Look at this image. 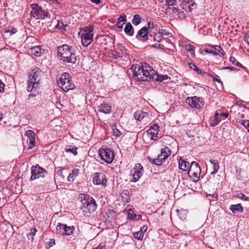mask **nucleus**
<instances>
[{"instance_id":"obj_5","label":"nucleus","mask_w":249,"mask_h":249,"mask_svg":"<svg viewBox=\"0 0 249 249\" xmlns=\"http://www.w3.org/2000/svg\"><path fill=\"white\" fill-rule=\"evenodd\" d=\"M57 84L65 92L75 89V85L71 80V76L68 72H64L60 75L57 80Z\"/></svg>"},{"instance_id":"obj_25","label":"nucleus","mask_w":249,"mask_h":249,"mask_svg":"<svg viewBox=\"0 0 249 249\" xmlns=\"http://www.w3.org/2000/svg\"><path fill=\"white\" fill-rule=\"evenodd\" d=\"M124 31L125 33L129 36H133L134 30L132 25L130 22L126 23L124 29Z\"/></svg>"},{"instance_id":"obj_21","label":"nucleus","mask_w":249,"mask_h":249,"mask_svg":"<svg viewBox=\"0 0 249 249\" xmlns=\"http://www.w3.org/2000/svg\"><path fill=\"white\" fill-rule=\"evenodd\" d=\"M93 36L92 35H81L83 45L85 47H87L93 41Z\"/></svg>"},{"instance_id":"obj_14","label":"nucleus","mask_w":249,"mask_h":249,"mask_svg":"<svg viewBox=\"0 0 249 249\" xmlns=\"http://www.w3.org/2000/svg\"><path fill=\"white\" fill-rule=\"evenodd\" d=\"M171 154V150L167 146H165L164 148L161 149L160 154H159L157 157L158 160L160 161V165L162 164Z\"/></svg>"},{"instance_id":"obj_39","label":"nucleus","mask_w":249,"mask_h":249,"mask_svg":"<svg viewBox=\"0 0 249 249\" xmlns=\"http://www.w3.org/2000/svg\"><path fill=\"white\" fill-rule=\"evenodd\" d=\"M133 236L135 239L141 240L142 239L143 233H142V231H139L134 233Z\"/></svg>"},{"instance_id":"obj_16","label":"nucleus","mask_w":249,"mask_h":249,"mask_svg":"<svg viewBox=\"0 0 249 249\" xmlns=\"http://www.w3.org/2000/svg\"><path fill=\"white\" fill-rule=\"evenodd\" d=\"M229 114L228 113H218L215 112L213 115V125L215 126L222 120L226 119L228 117Z\"/></svg>"},{"instance_id":"obj_35","label":"nucleus","mask_w":249,"mask_h":249,"mask_svg":"<svg viewBox=\"0 0 249 249\" xmlns=\"http://www.w3.org/2000/svg\"><path fill=\"white\" fill-rule=\"evenodd\" d=\"M112 213L113 211L110 210H108L107 212H106L105 215H104V217L107 221L110 222L111 220L113 219V217L112 216Z\"/></svg>"},{"instance_id":"obj_17","label":"nucleus","mask_w":249,"mask_h":249,"mask_svg":"<svg viewBox=\"0 0 249 249\" xmlns=\"http://www.w3.org/2000/svg\"><path fill=\"white\" fill-rule=\"evenodd\" d=\"M25 135L29 140V149H31L35 146V134L32 130H27L26 132Z\"/></svg>"},{"instance_id":"obj_19","label":"nucleus","mask_w":249,"mask_h":249,"mask_svg":"<svg viewBox=\"0 0 249 249\" xmlns=\"http://www.w3.org/2000/svg\"><path fill=\"white\" fill-rule=\"evenodd\" d=\"M98 111L105 114H109L111 112V106L109 104L105 103L101 104L98 107Z\"/></svg>"},{"instance_id":"obj_41","label":"nucleus","mask_w":249,"mask_h":249,"mask_svg":"<svg viewBox=\"0 0 249 249\" xmlns=\"http://www.w3.org/2000/svg\"><path fill=\"white\" fill-rule=\"evenodd\" d=\"M147 159L149 160V161L151 163L155 164L157 166L160 165V161L159 160H158V159L157 158L153 159L149 157H148Z\"/></svg>"},{"instance_id":"obj_27","label":"nucleus","mask_w":249,"mask_h":249,"mask_svg":"<svg viewBox=\"0 0 249 249\" xmlns=\"http://www.w3.org/2000/svg\"><path fill=\"white\" fill-rule=\"evenodd\" d=\"M147 115V113L141 111H137L134 113V117L136 120L141 121Z\"/></svg>"},{"instance_id":"obj_15","label":"nucleus","mask_w":249,"mask_h":249,"mask_svg":"<svg viewBox=\"0 0 249 249\" xmlns=\"http://www.w3.org/2000/svg\"><path fill=\"white\" fill-rule=\"evenodd\" d=\"M136 38L142 42H145L148 39V28L143 27L138 32Z\"/></svg>"},{"instance_id":"obj_10","label":"nucleus","mask_w":249,"mask_h":249,"mask_svg":"<svg viewBox=\"0 0 249 249\" xmlns=\"http://www.w3.org/2000/svg\"><path fill=\"white\" fill-rule=\"evenodd\" d=\"M186 103H188L191 107L196 109H200L204 105L203 99L196 96L187 97Z\"/></svg>"},{"instance_id":"obj_11","label":"nucleus","mask_w":249,"mask_h":249,"mask_svg":"<svg viewBox=\"0 0 249 249\" xmlns=\"http://www.w3.org/2000/svg\"><path fill=\"white\" fill-rule=\"evenodd\" d=\"M159 126L157 124H153L150 126L147 131V135L150 136V139L153 141L158 140L161 137L159 136Z\"/></svg>"},{"instance_id":"obj_1","label":"nucleus","mask_w":249,"mask_h":249,"mask_svg":"<svg viewBox=\"0 0 249 249\" xmlns=\"http://www.w3.org/2000/svg\"><path fill=\"white\" fill-rule=\"evenodd\" d=\"M131 69L133 73V77L138 81H151L162 82L170 79L167 75H160L149 65L143 66L140 64H133Z\"/></svg>"},{"instance_id":"obj_23","label":"nucleus","mask_w":249,"mask_h":249,"mask_svg":"<svg viewBox=\"0 0 249 249\" xmlns=\"http://www.w3.org/2000/svg\"><path fill=\"white\" fill-rule=\"evenodd\" d=\"M93 27L92 26H88L85 27L82 29H80V32L81 33V35H84L85 36L88 35H92L93 36L94 34L93 33Z\"/></svg>"},{"instance_id":"obj_43","label":"nucleus","mask_w":249,"mask_h":249,"mask_svg":"<svg viewBox=\"0 0 249 249\" xmlns=\"http://www.w3.org/2000/svg\"><path fill=\"white\" fill-rule=\"evenodd\" d=\"M235 197L241 199L244 201H249V197L246 196L244 194L241 193L238 194L236 196H235Z\"/></svg>"},{"instance_id":"obj_55","label":"nucleus","mask_w":249,"mask_h":249,"mask_svg":"<svg viewBox=\"0 0 249 249\" xmlns=\"http://www.w3.org/2000/svg\"><path fill=\"white\" fill-rule=\"evenodd\" d=\"M4 89V84L1 81V80H0V93L3 92Z\"/></svg>"},{"instance_id":"obj_34","label":"nucleus","mask_w":249,"mask_h":249,"mask_svg":"<svg viewBox=\"0 0 249 249\" xmlns=\"http://www.w3.org/2000/svg\"><path fill=\"white\" fill-rule=\"evenodd\" d=\"M142 22V18L139 15H135L132 20V23L135 25H139Z\"/></svg>"},{"instance_id":"obj_61","label":"nucleus","mask_w":249,"mask_h":249,"mask_svg":"<svg viewBox=\"0 0 249 249\" xmlns=\"http://www.w3.org/2000/svg\"><path fill=\"white\" fill-rule=\"evenodd\" d=\"M152 47H154V48H162V45H160V44H155L152 45Z\"/></svg>"},{"instance_id":"obj_33","label":"nucleus","mask_w":249,"mask_h":249,"mask_svg":"<svg viewBox=\"0 0 249 249\" xmlns=\"http://www.w3.org/2000/svg\"><path fill=\"white\" fill-rule=\"evenodd\" d=\"M77 148L72 145H68L65 149L66 152H71L74 155H77Z\"/></svg>"},{"instance_id":"obj_54","label":"nucleus","mask_w":249,"mask_h":249,"mask_svg":"<svg viewBox=\"0 0 249 249\" xmlns=\"http://www.w3.org/2000/svg\"><path fill=\"white\" fill-rule=\"evenodd\" d=\"M56 27L59 29H63L64 28V24L63 22L59 21L56 25Z\"/></svg>"},{"instance_id":"obj_30","label":"nucleus","mask_w":249,"mask_h":249,"mask_svg":"<svg viewBox=\"0 0 249 249\" xmlns=\"http://www.w3.org/2000/svg\"><path fill=\"white\" fill-rule=\"evenodd\" d=\"M210 162L213 165V171L211 172L212 175H214L216 174L219 169V164L217 160H210Z\"/></svg>"},{"instance_id":"obj_6","label":"nucleus","mask_w":249,"mask_h":249,"mask_svg":"<svg viewBox=\"0 0 249 249\" xmlns=\"http://www.w3.org/2000/svg\"><path fill=\"white\" fill-rule=\"evenodd\" d=\"M32 16L37 19H43L49 17L48 12L43 10L42 7L37 3H34L31 5Z\"/></svg>"},{"instance_id":"obj_58","label":"nucleus","mask_w":249,"mask_h":249,"mask_svg":"<svg viewBox=\"0 0 249 249\" xmlns=\"http://www.w3.org/2000/svg\"><path fill=\"white\" fill-rule=\"evenodd\" d=\"M248 122H249V120H247V121L242 120L240 121V124H241L243 125L244 126H245L246 127H247V124Z\"/></svg>"},{"instance_id":"obj_4","label":"nucleus","mask_w":249,"mask_h":249,"mask_svg":"<svg viewBox=\"0 0 249 249\" xmlns=\"http://www.w3.org/2000/svg\"><path fill=\"white\" fill-rule=\"evenodd\" d=\"M78 200L81 203V209L84 210V212L92 213L96 211L97 208L96 201L88 194H80Z\"/></svg>"},{"instance_id":"obj_13","label":"nucleus","mask_w":249,"mask_h":249,"mask_svg":"<svg viewBox=\"0 0 249 249\" xmlns=\"http://www.w3.org/2000/svg\"><path fill=\"white\" fill-rule=\"evenodd\" d=\"M134 173L131 181L135 182L139 180L143 173V168L140 163H136L133 169Z\"/></svg>"},{"instance_id":"obj_64","label":"nucleus","mask_w":249,"mask_h":249,"mask_svg":"<svg viewBox=\"0 0 249 249\" xmlns=\"http://www.w3.org/2000/svg\"><path fill=\"white\" fill-rule=\"evenodd\" d=\"M225 69H230V70H235L236 69L233 67H227L225 68Z\"/></svg>"},{"instance_id":"obj_45","label":"nucleus","mask_w":249,"mask_h":249,"mask_svg":"<svg viewBox=\"0 0 249 249\" xmlns=\"http://www.w3.org/2000/svg\"><path fill=\"white\" fill-rule=\"evenodd\" d=\"M128 215L129 216V217L136 219H138L139 217H141V215H137L135 213H134V212L132 210L129 212Z\"/></svg>"},{"instance_id":"obj_60","label":"nucleus","mask_w":249,"mask_h":249,"mask_svg":"<svg viewBox=\"0 0 249 249\" xmlns=\"http://www.w3.org/2000/svg\"><path fill=\"white\" fill-rule=\"evenodd\" d=\"M182 1H183V2H186V3H195L194 0H183Z\"/></svg>"},{"instance_id":"obj_62","label":"nucleus","mask_w":249,"mask_h":249,"mask_svg":"<svg viewBox=\"0 0 249 249\" xmlns=\"http://www.w3.org/2000/svg\"><path fill=\"white\" fill-rule=\"evenodd\" d=\"M91 1L96 4H99L100 3L101 0H90Z\"/></svg>"},{"instance_id":"obj_28","label":"nucleus","mask_w":249,"mask_h":249,"mask_svg":"<svg viewBox=\"0 0 249 249\" xmlns=\"http://www.w3.org/2000/svg\"><path fill=\"white\" fill-rule=\"evenodd\" d=\"M126 20V18L125 16H120L119 18L118 21L116 23L117 27L119 29H122L123 27V25L124 24V23L125 22Z\"/></svg>"},{"instance_id":"obj_47","label":"nucleus","mask_w":249,"mask_h":249,"mask_svg":"<svg viewBox=\"0 0 249 249\" xmlns=\"http://www.w3.org/2000/svg\"><path fill=\"white\" fill-rule=\"evenodd\" d=\"M158 27V25L156 24H155L153 22L149 21L147 23V27L148 30L151 29H154Z\"/></svg>"},{"instance_id":"obj_53","label":"nucleus","mask_w":249,"mask_h":249,"mask_svg":"<svg viewBox=\"0 0 249 249\" xmlns=\"http://www.w3.org/2000/svg\"><path fill=\"white\" fill-rule=\"evenodd\" d=\"M113 135L116 137H119L121 135V132L117 129H113Z\"/></svg>"},{"instance_id":"obj_59","label":"nucleus","mask_w":249,"mask_h":249,"mask_svg":"<svg viewBox=\"0 0 249 249\" xmlns=\"http://www.w3.org/2000/svg\"><path fill=\"white\" fill-rule=\"evenodd\" d=\"M147 227L146 226H143L141 228L140 231H142V233L143 232H145L147 231Z\"/></svg>"},{"instance_id":"obj_37","label":"nucleus","mask_w":249,"mask_h":249,"mask_svg":"<svg viewBox=\"0 0 249 249\" xmlns=\"http://www.w3.org/2000/svg\"><path fill=\"white\" fill-rule=\"evenodd\" d=\"M159 32L162 37L163 36H167L170 37L172 36V33L166 31L165 29H160L159 30Z\"/></svg>"},{"instance_id":"obj_24","label":"nucleus","mask_w":249,"mask_h":249,"mask_svg":"<svg viewBox=\"0 0 249 249\" xmlns=\"http://www.w3.org/2000/svg\"><path fill=\"white\" fill-rule=\"evenodd\" d=\"M179 168L183 171H186L190 166L189 163L182 159H180L178 161Z\"/></svg>"},{"instance_id":"obj_46","label":"nucleus","mask_w":249,"mask_h":249,"mask_svg":"<svg viewBox=\"0 0 249 249\" xmlns=\"http://www.w3.org/2000/svg\"><path fill=\"white\" fill-rule=\"evenodd\" d=\"M214 49L215 50L217 51L220 53H221L222 54V55H226L225 52H224V51L223 50V49H222V48L220 46L215 45L214 46Z\"/></svg>"},{"instance_id":"obj_26","label":"nucleus","mask_w":249,"mask_h":249,"mask_svg":"<svg viewBox=\"0 0 249 249\" xmlns=\"http://www.w3.org/2000/svg\"><path fill=\"white\" fill-rule=\"evenodd\" d=\"M79 170L77 169H74L72 170V172L69 174V176L67 178V180L69 182H73L75 179L76 177L78 175Z\"/></svg>"},{"instance_id":"obj_49","label":"nucleus","mask_w":249,"mask_h":249,"mask_svg":"<svg viewBox=\"0 0 249 249\" xmlns=\"http://www.w3.org/2000/svg\"><path fill=\"white\" fill-rule=\"evenodd\" d=\"M166 2L168 6H172L176 5L177 1L176 0H166Z\"/></svg>"},{"instance_id":"obj_18","label":"nucleus","mask_w":249,"mask_h":249,"mask_svg":"<svg viewBox=\"0 0 249 249\" xmlns=\"http://www.w3.org/2000/svg\"><path fill=\"white\" fill-rule=\"evenodd\" d=\"M180 5L182 9L186 11V12H191L196 7V3L189 4L183 2V1H182Z\"/></svg>"},{"instance_id":"obj_44","label":"nucleus","mask_w":249,"mask_h":249,"mask_svg":"<svg viewBox=\"0 0 249 249\" xmlns=\"http://www.w3.org/2000/svg\"><path fill=\"white\" fill-rule=\"evenodd\" d=\"M122 199H124V202H128V200L129 199V196H128V194L127 191H124L122 193Z\"/></svg>"},{"instance_id":"obj_42","label":"nucleus","mask_w":249,"mask_h":249,"mask_svg":"<svg viewBox=\"0 0 249 249\" xmlns=\"http://www.w3.org/2000/svg\"><path fill=\"white\" fill-rule=\"evenodd\" d=\"M230 61L233 64L236 65V66L240 67H242V65L240 63L238 62V61L235 58V57L233 56L230 57Z\"/></svg>"},{"instance_id":"obj_31","label":"nucleus","mask_w":249,"mask_h":249,"mask_svg":"<svg viewBox=\"0 0 249 249\" xmlns=\"http://www.w3.org/2000/svg\"><path fill=\"white\" fill-rule=\"evenodd\" d=\"M178 215L181 220H184L186 218L187 211L185 210H177Z\"/></svg>"},{"instance_id":"obj_22","label":"nucleus","mask_w":249,"mask_h":249,"mask_svg":"<svg viewBox=\"0 0 249 249\" xmlns=\"http://www.w3.org/2000/svg\"><path fill=\"white\" fill-rule=\"evenodd\" d=\"M31 53L36 56H40L44 52L45 50L42 49L41 46H36L33 47L31 49Z\"/></svg>"},{"instance_id":"obj_52","label":"nucleus","mask_w":249,"mask_h":249,"mask_svg":"<svg viewBox=\"0 0 249 249\" xmlns=\"http://www.w3.org/2000/svg\"><path fill=\"white\" fill-rule=\"evenodd\" d=\"M189 67L191 69H193L194 70V71H199V69H198L196 66L194 64H192V63H190L189 64Z\"/></svg>"},{"instance_id":"obj_38","label":"nucleus","mask_w":249,"mask_h":249,"mask_svg":"<svg viewBox=\"0 0 249 249\" xmlns=\"http://www.w3.org/2000/svg\"><path fill=\"white\" fill-rule=\"evenodd\" d=\"M162 38V36L160 34L159 32H157L154 35V39L157 42H160Z\"/></svg>"},{"instance_id":"obj_7","label":"nucleus","mask_w":249,"mask_h":249,"mask_svg":"<svg viewBox=\"0 0 249 249\" xmlns=\"http://www.w3.org/2000/svg\"><path fill=\"white\" fill-rule=\"evenodd\" d=\"M200 173L201 169L199 164L195 161H192L188 171L189 176L194 182H196L199 179Z\"/></svg>"},{"instance_id":"obj_56","label":"nucleus","mask_w":249,"mask_h":249,"mask_svg":"<svg viewBox=\"0 0 249 249\" xmlns=\"http://www.w3.org/2000/svg\"><path fill=\"white\" fill-rule=\"evenodd\" d=\"M8 31L11 33V34H14L17 32V29L15 28L12 27L8 30Z\"/></svg>"},{"instance_id":"obj_48","label":"nucleus","mask_w":249,"mask_h":249,"mask_svg":"<svg viewBox=\"0 0 249 249\" xmlns=\"http://www.w3.org/2000/svg\"><path fill=\"white\" fill-rule=\"evenodd\" d=\"M205 52L208 53H212L214 55H218V53H217L216 51H213V50H211L210 49H205Z\"/></svg>"},{"instance_id":"obj_12","label":"nucleus","mask_w":249,"mask_h":249,"mask_svg":"<svg viewBox=\"0 0 249 249\" xmlns=\"http://www.w3.org/2000/svg\"><path fill=\"white\" fill-rule=\"evenodd\" d=\"M107 177L103 173H95L94 174L93 183L95 185H102L104 186L107 184Z\"/></svg>"},{"instance_id":"obj_20","label":"nucleus","mask_w":249,"mask_h":249,"mask_svg":"<svg viewBox=\"0 0 249 249\" xmlns=\"http://www.w3.org/2000/svg\"><path fill=\"white\" fill-rule=\"evenodd\" d=\"M229 209L233 214H236L238 213H242L244 212V208L240 203L236 205H231Z\"/></svg>"},{"instance_id":"obj_9","label":"nucleus","mask_w":249,"mask_h":249,"mask_svg":"<svg viewBox=\"0 0 249 249\" xmlns=\"http://www.w3.org/2000/svg\"><path fill=\"white\" fill-rule=\"evenodd\" d=\"M99 154L102 160L107 163H111L114 158L113 151L109 148L100 149L99 150Z\"/></svg>"},{"instance_id":"obj_36","label":"nucleus","mask_w":249,"mask_h":249,"mask_svg":"<svg viewBox=\"0 0 249 249\" xmlns=\"http://www.w3.org/2000/svg\"><path fill=\"white\" fill-rule=\"evenodd\" d=\"M36 228H32L30 230V232L27 234V237L29 240H31L32 241L34 240V237L36 232Z\"/></svg>"},{"instance_id":"obj_2","label":"nucleus","mask_w":249,"mask_h":249,"mask_svg":"<svg viewBox=\"0 0 249 249\" xmlns=\"http://www.w3.org/2000/svg\"><path fill=\"white\" fill-rule=\"evenodd\" d=\"M41 75L42 71L39 68H36L32 70L27 83L26 90L31 92L28 95V99L38 94Z\"/></svg>"},{"instance_id":"obj_51","label":"nucleus","mask_w":249,"mask_h":249,"mask_svg":"<svg viewBox=\"0 0 249 249\" xmlns=\"http://www.w3.org/2000/svg\"><path fill=\"white\" fill-rule=\"evenodd\" d=\"M63 169H60L57 172V175L60 176L62 179H64L65 178V175L63 174Z\"/></svg>"},{"instance_id":"obj_50","label":"nucleus","mask_w":249,"mask_h":249,"mask_svg":"<svg viewBox=\"0 0 249 249\" xmlns=\"http://www.w3.org/2000/svg\"><path fill=\"white\" fill-rule=\"evenodd\" d=\"M197 72L198 74H200L201 75H202L204 76H213L212 75L209 74L208 73H207L205 71H202L200 69H199V71H197Z\"/></svg>"},{"instance_id":"obj_57","label":"nucleus","mask_w":249,"mask_h":249,"mask_svg":"<svg viewBox=\"0 0 249 249\" xmlns=\"http://www.w3.org/2000/svg\"><path fill=\"white\" fill-rule=\"evenodd\" d=\"M180 10L178 8H176V7H174L173 10V13H178L179 14H183V11H181L180 12H179Z\"/></svg>"},{"instance_id":"obj_8","label":"nucleus","mask_w":249,"mask_h":249,"mask_svg":"<svg viewBox=\"0 0 249 249\" xmlns=\"http://www.w3.org/2000/svg\"><path fill=\"white\" fill-rule=\"evenodd\" d=\"M31 174L30 180H33L40 177L44 178L47 174V172L44 168L39 166L38 164H36L31 167Z\"/></svg>"},{"instance_id":"obj_63","label":"nucleus","mask_w":249,"mask_h":249,"mask_svg":"<svg viewBox=\"0 0 249 249\" xmlns=\"http://www.w3.org/2000/svg\"><path fill=\"white\" fill-rule=\"evenodd\" d=\"M213 80L214 81H216L219 83H222L221 80L220 79H218L215 77H213Z\"/></svg>"},{"instance_id":"obj_29","label":"nucleus","mask_w":249,"mask_h":249,"mask_svg":"<svg viewBox=\"0 0 249 249\" xmlns=\"http://www.w3.org/2000/svg\"><path fill=\"white\" fill-rule=\"evenodd\" d=\"M74 230V227L72 226H68L65 224V230L64 235H70L72 234L73 231Z\"/></svg>"},{"instance_id":"obj_3","label":"nucleus","mask_w":249,"mask_h":249,"mask_svg":"<svg viewBox=\"0 0 249 249\" xmlns=\"http://www.w3.org/2000/svg\"><path fill=\"white\" fill-rule=\"evenodd\" d=\"M58 54L61 57V59L66 63L74 64L76 56L72 47L67 44H64L57 47Z\"/></svg>"},{"instance_id":"obj_32","label":"nucleus","mask_w":249,"mask_h":249,"mask_svg":"<svg viewBox=\"0 0 249 249\" xmlns=\"http://www.w3.org/2000/svg\"><path fill=\"white\" fill-rule=\"evenodd\" d=\"M65 224L58 223L56 227L57 233L64 235Z\"/></svg>"},{"instance_id":"obj_40","label":"nucleus","mask_w":249,"mask_h":249,"mask_svg":"<svg viewBox=\"0 0 249 249\" xmlns=\"http://www.w3.org/2000/svg\"><path fill=\"white\" fill-rule=\"evenodd\" d=\"M195 47L191 44H188L186 46V50L189 52L191 55H194L195 54Z\"/></svg>"}]
</instances>
